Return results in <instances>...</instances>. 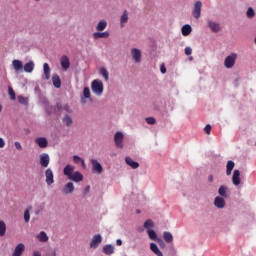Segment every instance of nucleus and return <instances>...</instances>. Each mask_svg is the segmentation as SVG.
<instances>
[{
	"label": "nucleus",
	"mask_w": 256,
	"mask_h": 256,
	"mask_svg": "<svg viewBox=\"0 0 256 256\" xmlns=\"http://www.w3.org/2000/svg\"><path fill=\"white\" fill-rule=\"evenodd\" d=\"M149 239H151L152 241H158L159 238H157V232H155V230H148L147 231Z\"/></svg>",
	"instance_id": "a19ab883"
},
{
	"label": "nucleus",
	"mask_w": 256,
	"mask_h": 256,
	"mask_svg": "<svg viewBox=\"0 0 256 256\" xmlns=\"http://www.w3.org/2000/svg\"><path fill=\"white\" fill-rule=\"evenodd\" d=\"M14 145H15V147H16V149H17L18 151H22V150H23V146H21V143H20V142H15Z\"/></svg>",
	"instance_id": "3c124183"
},
{
	"label": "nucleus",
	"mask_w": 256,
	"mask_h": 256,
	"mask_svg": "<svg viewBox=\"0 0 256 256\" xmlns=\"http://www.w3.org/2000/svg\"><path fill=\"white\" fill-rule=\"evenodd\" d=\"M102 241H103V237H101V234L94 235L90 242L91 249H97V247L101 245Z\"/></svg>",
	"instance_id": "39448f33"
},
{
	"label": "nucleus",
	"mask_w": 256,
	"mask_h": 256,
	"mask_svg": "<svg viewBox=\"0 0 256 256\" xmlns=\"http://www.w3.org/2000/svg\"><path fill=\"white\" fill-rule=\"evenodd\" d=\"M91 89L94 95L101 97L103 95V81L96 79L91 83Z\"/></svg>",
	"instance_id": "f257e3e1"
},
{
	"label": "nucleus",
	"mask_w": 256,
	"mask_h": 256,
	"mask_svg": "<svg viewBox=\"0 0 256 256\" xmlns=\"http://www.w3.org/2000/svg\"><path fill=\"white\" fill-rule=\"evenodd\" d=\"M73 161H74V163L79 164V163H81V161H83V159L80 156L74 155Z\"/></svg>",
	"instance_id": "49530a36"
},
{
	"label": "nucleus",
	"mask_w": 256,
	"mask_h": 256,
	"mask_svg": "<svg viewBox=\"0 0 256 256\" xmlns=\"http://www.w3.org/2000/svg\"><path fill=\"white\" fill-rule=\"evenodd\" d=\"M3 111V106L0 104V113Z\"/></svg>",
	"instance_id": "e2e57ef3"
},
{
	"label": "nucleus",
	"mask_w": 256,
	"mask_h": 256,
	"mask_svg": "<svg viewBox=\"0 0 256 256\" xmlns=\"http://www.w3.org/2000/svg\"><path fill=\"white\" fill-rule=\"evenodd\" d=\"M83 95L85 99H91V90L89 89V87L84 88Z\"/></svg>",
	"instance_id": "37998d69"
},
{
	"label": "nucleus",
	"mask_w": 256,
	"mask_h": 256,
	"mask_svg": "<svg viewBox=\"0 0 256 256\" xmlns=\"http://www.w3.org/2000/svg\"><path fill=\"white\" fill-rule=\"evenodd\" d=\"M18 103H20V105H25L27 107V105H29V98L19 95Z\"/></svg>",
	"instance_id": "ea45409f"
},
{
	"label": "nucleus",
	"mask_w": 256,
	"mask_h": 256,
	"mask_svg": "<svg viewBox=\"0 0 256 256\" xmlns=\"http://www.w3.org/2000/svg\"><path fill=\"white\" fill-rule=\"evenodd\" d=\"M68 179L69 181H74V183H81V181H83V174H81L79 171H76L72 173Z\"/></svg>",
	"instance_id": "9b49d317"
},
{
	"label": "nucleus",
	"mask_w": 256,
	"mask_h": 256,
	"mask_svg": "<svg viewBox=\"0 0 256 256\" xmlns=\"http://www.w3.org/2000/svg\"><path fill=\"white\" fill-rule=\"evenodd\" d=\"M131 55H132V59H133V61H135V63H141V50H139L137 48H132Z\"/></svg>",
	"instance_id": "9d476101"
},
{
	"label": "nucleus",
	"mask_w": 256,
	"mask_h": 256,
	"mask_svg": "<svg viewBox=\"0 0 256 256\" xmlns=\"http://www.w3.org/2000/svg\"><path fill=\"white\" fill-rule=\"evenodd\" d=\"M103 253L104 255H113V253H115V246L111 245V244H106L103 247Z\"/></svg>",
	"instance_id": "b1692460"
},
{
	"label": "nucleus",
	"mask_w": 256,
	"mask_h": 256,
	"mask_svg": "<svg viewBox=\"0 0 256 256\" xmlns=\"http://www.w3.org/2000/svg\"><path fill=\"white\" fill-rule=\"evenodd\" d=\"M233 169H235V162L233 160H229L226 164V175L228 177L233 172Z\"/></svg>",
	"instance_id": "bb28decb"
},
{
	"label": "nucleus",
	"mask_w": 256,
	"mask_h": 256,
	"mask_svg": "<svg viewBox=\"0 0 256 256\" xmlns=\"http://www.w3.org/2000/svg\"><path fill=\"white\" fill-rule=\"evenodd\" d=\"M52 83L56 89H61V78L57 74H53Z\"/></svg>",
	"instance_id": "a878e982"
},
{
	"label": "nucleus",
	"mask_w": 256,
	"mask_h": 256,
	"mask_svg": "<svg viewBox=\"0 0 256 256\" xmlns=\"http://www.w3.org/2000/svg\"><path fill=\"white\" fill-rule=\"evenodd\" d=\"M237 53H230L224 60V67L226 69H233L235 67V63H237Z\"/></svg>",
	"instance_id": "f03ea898"
},
{
	"label": "nucleus",
	"mask_w": 256,
	"mask_h": 256,
	"mask_svg": "<svg viewBox=\"0 0 256 256\" xmlns=\"http://www.w3.org/2000/svg\"><path fill=\"white\" fill-rule=\"evenodd\" d=\"M158 243H160V247H166L165 242L161 238L158 239Z\"/></svg>",
	"instance_id": "bf43d9fd"
},
{
	"label": "nucleus",
	"mask_w": 256,
	"mask_h": 256,
	"mask_svg": "<svg viewBox=\"0 0 256 256\" xmlns=\"http://www.w3.org/2000/svg\"><path fill=\"white\" fill-rule=\"evenodd\" d=\"M107 29V21L101 20L96 26V31H105Z\"/></svg>",
	"instance_id": "72a5a7b5"
},
{
	"label": "nucleus",
	"mask_w": 256,
	"mask_h": 256,
	"mask_svg": "<svg viewBox=\"0 0 256 256\" xmlns=\"http://www.w3.org/2000/svg\"><path fill=\"white\" fill-rule=\"evenodd\" d=\"M23 69L25 73H33V70L35 69V62L33 60H30L26 64H24Z\"/></svg>",
	"instance_id": "4be33fe9"
},
{
	"label": "nucleus",
	"mask_w": 256,
	"mask_h": 256,
	"mask_svg": "<svg viewBox=\"0 0 256 256\" xmlns=\"http://www.w3.org/2000/svg\"><path fill=\"white\" fill-rule=\"evenodd\" d=\"M5 233H7V224H5V221L0 220V237H5Z\"/></svg>",
	"instance_id": "e433bc0d"
},
{
	"label": "nucleus",
	"mask_w": 256,
	"mask_h": 256,
	"mask_svg": "<svg viewBox=\"0 0 256 256\" xmlns=\"http://www.w3.org/2000/svg\"><path fill=\"white\" fill-rule=\"evenodd\" d=\"M150 251L157 256H163V252L160 251L159 246H157L154 242L150 243Z\"/></svg>",
	"instance_id": "393cba45"
},
{
	"label": "nucleus",
	"mask_w": 256,
	"mask_h": 256,
	"mask_svg": "<svg viewBox=\"0 0 256 256\" xmlns=\"http://www.w3.org/2000/svg\"><path fill=\"white\" fill-rule=\"evenodd\" d=\"M163 239L166 243H173V234L169 231L163 232Z\"/></svg>",
	"instance_id": "2f4dec72"
},
{
	"label": "nucleus",
	"mask_w": 256,
	"mask_h": 256,
	"mask_svg": "<svg viewBox=\"0 0 256 256\" xmlns=\"http://www.w3.org/2000/svg\"><path fill=\"white\" fill-rule=\"evenodd\" d=\"M218 195H220V197L227 199V197H229V187H227L226 185H221L218 188Z\"/></svg>",
	"instance_id": "4468645a"
},
{
	"label": "nucleus",
	"mask_w": 256,
	"mask_h": 256,
	"mask_svg": "<svg viewBox=\"0 0 256 256\" xmlns=\"http://www.w3.org/2000/svg\"><path fill=\"white\" fill-rule=\"evenodd\" d=\"M60 63L63 71H67V69L71 67V62H69V57H67L66 55L61 57Z\"/></svg>",
	"instance_id": "2eb2a0df"
},
{
	"label": "nucleus",
	"mask_w": 256,
	"mask_h": 256,
	"mask_svg": "<svg viewBox=\"0 0 256 256\" xmlns=\"http://www.w3.org/2000/svg\"><path fill=\"white\" fill-rule=\"evenodd\" d=\"M35 143L40 147V149H45L47 145H49V142L47 141V138L45 137H38L35 139Z\"/></svg>",
	"instance_id": "dca6fc26"
},
{
	"label": "nucleus",
	"mask_w": 256,
	"mask_h": 256,
	"mask_svg": "<svg viewBox=\"0 0 256 256\" xmlns=\"http://www.w3.org/2000/svg\"><path fill=\"white\" fill-rule=\"evenodd\" d=\"M64 111H66V113H71V108L69 107V104L64 105Z\"/></svg>",
	"instance_id": "864d4df0"
},
{
	"label": "nucleus",
	"mask_w": 256,
	"mask_h": 256,
	"mask_svg": "<svg viewBox=\"0 0 256 256\" xmlns=\"http://www.w3.org/2000/svg\"><path fill=\"white\" fill-rule=\"evenodd\" d=\"M208 27L211 29L212 33H219L221 31L219 23L214 22L213 20L208 21Z\"/></svg>",
	"instance_id": "f8f14e48"
},
{
	"label": "nucleus",
	"mask_w": 256,
	"mask_h": 256,
	"mask_svg": "<svg viewBox=\"0 0 256 256\" xmlns=\"http://www.w3.org/2000/svg\"><path fill=\"white\" fill-rule=\"evenodd\" d=\"M93 37H94V39H107L109 37V31L94 32Z\"/></svg>",
	"instance_id": "cd10ccee"
},
{
	"label": "nucleus",
	"mask_w": 256,
	"mask_h": 256,
	"mask_svg": "<svg viewBox=\"0 0 256 256\" xmlns=\"http://www.w3.org/2000/svg\"><path fill=\"white\" fill-rule=\"evenodd\" d=\"M90 163L92 165V173H96L97 175H101V173H103V166L99 160L91 159Z\"/></svg>",
	"instance_id": "7ed1b4c3"
},
{
	"label": "nucleus",
	"mask_w": 256,
	"mask_h": 256,
	"mask_svg": "<svg viewBox=\"0 0 256 256\" xmlns=\"http://www.w3.org/2000/svg\"><path fill=\"white\" fill-rule=\"evenodd\" d=\"M80 163H81L82 167H85V160L84 159H82Z\"/></svg>",
	"instance_id": "680f3d73"
},
{
	"label": "nucleus",
	"mask_w": 256,
	"mask_h": 256,
	"mask_svg": "<svg viewBox=\"0 0 256 256\" xmlns=\"http://www.w3.org/2000/svg\"><path fill=\"white\" fill-rule=\"evenodd\" d=\"M49 162H50L49 154L43 153V154L40 155V165H41V167H44V168L49 167Z\"/></svg>",
	"instance_id": "ddd939ff"
},
{
	"label": "nucleus",
	"mask_w": 256,
	"mask_h": 256,
	"mask_svg": "<svg viewBox=\"0 0 256 256\" xmlns=\"http://www.w3.org/2000/svg\"><path fill=\"white\" fill-rule=\"evenodd\" d=\"M160 71H161V73H162L163 75H165V73H167V68H165V64H162V65L160 66Z\"/></svg>",
	"instance_id": "603ef678"
},
{
	"label": "nucleus",
	"mask_w": 256,
	"mask_h": 256,
	"mask_svg": "<svg viewBox=\"0 0 256 256\" xmlns=\"http://www.w3.org/2000/svg\"><path fill=\"white\" fill-rule=\"evenodd\" d=\"M91 189V186H86V188L84 189V195H87V193H89Z\"/></svg>",
	"instance_id": "13d9d810"
},
{
	"label": "nucleus",
	"mask_w": 256,
	"mask_h": 256,
	"mask_svg": "<svg viewBox=\"0 0 256 256\" xmlns=\"http://www.w3.org/2000/svg\"><path fill=\"white\" fill-rule=\"evenodd\" d=\"M99 73L104 78L105 81H109V71H107V68L105 67L100 68Z\"/></svg>",
	"instance_id": "4c0bfd02"
},
{
	"label": "nucleus",
	"mask_w": 256,
	"mask_h": 256,
	"mask_svg": "<svg viewBox=\"0 0 256 256\" xmlns=\"http://www.w3.org/2000/svg\"><path fill=\"white\" fill-rule=\"evenodd\" d=\"M232 183L235 185V187H238V185H241V171L234 170L232 175Z\"/></svg>",
	"instance_id": "6e6552de"
},
{
	"label": "nucleus",
	"mask_w": 256,
	"mask_h": 256,
	"mask_svg": "<svg viewBox=\"0 0 256 256\" xmlns=\"http://www.w3.org/2000/svg\"><path fill=\"white\" fill-rule=\"evenodd\" d=\"M25 252V244L19 243L12 254V256H22L23 253Z\"/></svg>",
	"instance_id": "f3484780"
},
{
	"label": "nucleus",
	"mask_w": 256,
	"mask_h": 256,
	"mask_svg": "<svg viewBox=\"0 0 256 256\" xmlns=\"http://www.w3.org/2000/svg\"><path fill=\"white\" fill-rule=\"evenodd\" d=\"M184 53L185 55H191V53H193V49L191 47H186L184 49Z\"/></svg>",
	"instance_id": "09e8293b"
},
{
	"label": "nucleus",
	"mask_w": 256,
	"mask_h": 256,
	"mask_svg": "<svg viewBox=\"0 0 256 256\" xmlns=\"http://www.w3.org/2000/svg\"><path fill=\"white\" fill-rule=\"evenodd\" d=\"M33 256H42L39 250L33 252Z\"/></svg>",
	"instance_id": "052dcab7"
},
{
	"label": "nucleus",
	"mask_w": 256,
	"mask_h": 256,
	"mask_svg": "<svg viewBox=\"0 0 256 256\" xmlns=\"http://www.w3.org/2000/svg\"><path fill=\"white\" fill-rule=\"evenodd\" d=\"M43 71H44V79L49 81L51 79V67H49L48 63L43 64Z\"/></svg>",
	"instance_id": "5701e85b"
},
{
	"label": "nucleus",
	"mask_w": 256,
	"mask_h": 256,
	"mask_svg": "<svg viewBox=\"0 0 256 256\" xmlns=\"http://www.w3.org/2000/svg\"><path fill=\"white\" fill-rule=\"evenodd\" d=\"M74 171H75V166H73L71 164H67L64 167L63 173L69 179V177H71L73 175Z\"/></svg>",
	"instance_id": "a211bd4d"
},
{
	"label": "nucleus",
	"mask_w": 256,
	"mask_h": 256,
	"mask_svg": "<svg viewBox=\"0 0 256 256\" xmlns=\"http://www.w3.org/2000/svg\"><path fill=\"white\" fill-rule=\"evenodd\" d=\"M55 109H57V111H59L61 113V111H63V105L60 102H58V103H56Z\"/></svg>",
	"instance_id": "8fccbe9b"
},
{
	"label": "nucleus",
	"mask_w": 256,
	"mask_h": 256,
	"mask_svg": "<svg viewBox=\"0 0 256 256\" xmlns=\"http://www.w3.org/2000/svg\"><path fill=\"white\" fill-rule=\"evenodd\" d=\"M182 35L184 37H187L188 35H191V31H193V28L191 27V25L189 24H185L184 26H182Z\"/></svg>",
	"instance_id": "c85d7f7f"
},
{
	"label": "nucleus",
	"mask_w": 256,
	"mask_h": 256,
	"mask_svg": "<svg viewBox=\"0 0 256 256\" xmlns=\"http://www.w3.org/2000/svg\"><path fill=\"white\" fill-rule=\"evenodd\" d=\"M208 181H209V183H213V181H214L213 174H210V175L208 176Z\"/></svg>",
	"instance_id": "4d7b16f0"
},
{
	"label": "nucleus",
	"mask_w": 256,
	"mask_h": 256,
	"mask_svg": "<svg viewBox=\"0 0 256 256\" xmlns=\"http://www.w3.org/2000/svg\"><path fill=\"white\" fill-rule=\"evenodd\" d=\"M12 67L16 73L23 71V62L21 60H13Z\"/></svg>",
	"instance_id": "6ab92c4d"
},
{
	"label": "nucleus",
	"mask_w": 256,
	"mask_h": 256,
	"mask_svg": "<svg viewBox=\"0 0 256 256\" xmlns=\"http://www.w3.org/2000/svg\"><path fill=\"white\" fill-rule=\"evenodd\" d=\"M37 239L40 241V243H47V241H49V236H47V233L45 231H41L37 235Z\"/></svg>",
	"instance_id": "c756f323"
},
{
	"label": "nucleus",
	"mask_w": 256,
	"mask_h": 256,
	"mask_svg": "<svg viewBox=\"0 0 256 256\" xmlns=\"http://www.w3.org/2000/svg\"><path fill=\"white\" fill-rule=\"evenodd\" d=\"M123 138L122 132H116L114 135V143L118 149H123Z\"/></svg>",
	"instance_id": "423d86ee"
},
{
	"label": "nucleus",
	"mask_w": 256,
	"mask_h": 256,
	"mask_svg": "<svg viewBox=\"0 0 256 256\" xmlns=\"http://www.w3.org/2000/svg\"><path fill=\"white\" fill-rule=\"evenodd\" d=\"M153 227H155L153 220L148 219L147 221L144 222V229H146L147 231H151Z\"/></svg>",
	"instance_id": "58836bf2"
},
{
	"label": "nucleus",
	"mask_w": 256,
	"mask_h": 256,
	"mask_svg": "<svg viewBox=\"0 0 256 256\" xmlns=\"http://www.w3.org/2000/svg\"><path fill=\"white\" fill-rule=\"evenodd\" d=\"M246 17H247V19H253V17H255V10L253 9V7H249L247 9Z\"/></svg>",
	"instance_id": "79ce46f5"
},
{
	"label": "nucleus",
	"mask_w": 256,
	"mask_h": 256,
	"mask_svg": "<svg viewBox=\"0 0 256 256\" xmlns=\"http://www.w3.org/2000/svg\"><path fill=\"white\" fill-rule=\"evenodd\" d=\"M146 123L148 125H155V123H157V120H155L154 117H148V118H146Z\"/></svg>",
	"instance_id": "a18cd8bd"
},
{
	"label": "nucleus",
	"mask_w": 256,
	"mask_h": 256,
	"mask_svg": "<svg viewBox=\"0 0 256 256\" xmlns=\"http://www.w3.org/2000/svg\"><path fill=\"white\" fill-rule=\"evenodd\" d=\"M204 131L207 135L211 134V124H207L204 128Z\"/></svg>",
	"instance_id": "de8ad7c7"
},
{
	"label": "nucleus",
	"mask_w": 256,
	"mask_h": 256,
	"mask_svg": "<svg viewBox=\"0 0 256 256\" xmlns=\"http://www.w3.org/2000/svg\"><path fill=\"white\" fill-rule=\"evenodd\" d=\"M62 123H64L66 127H71V125H73V118L69 115H65L62 119Z\"/></svg>",
	"instance_id": "c9c22d12"
},
{
	"label": "nucleus",
	"mask_w": 256,
	"mask_h": 256,
	"mask_svg": "<svg viewBox=\"0 0 256 256\" xmlns=\"http://www.w3.org/2000/svg\"><path fill=\"white\" fill-rule=\"evenodd\" d=\"M8 95H10L11 101H15V99H16L15 91H13V88H12V87H9V88H8Z\"/></svg>",
	"instance_id": "c03bdc74"
},
{
	"label": "nucleus",
	"mask_w": 256,
	"mask_h": 256,
	"mask_svg": "<svg viewBox=\"0 0 256 256\" xmlns=\"http://www.w3.org/2000/svg\"><path fill=\"white\" fill-rule=\"evenodd\" d=\"M126 165L131 167V169H139V162L133 160L131 157L127 156L125 158Z\"/></svg>",
	"instance_id": "aec40b11"
},
{
	"label": "nucleus",
	"mask_w": 256,
	"mask_h": 256,
	"mask_svg": "<svg viewBox=\"0 0 256 256\" xmlns=\"http://www.w3.org/2000/svg\"><path fill=\"white\" fill-rule=\"evenodd\" d=\"M128 21H129V13H127V10H125L120 17L121 27H125V23H127Z\"/></svg>",
	"instance_id": "7c9ffc66"
},
{
	"label": "nucleus",
	"mask_w": 256,
	"mask_h": 256,
	"mask_svg": "<svg viewBox=\"0 0 256 256\" xmlns=\"http://www.w3.org/2000/svg\"><path fill=\"white\" fill-rule=\"evenodd\" d=\"M136 213H141V211L140 210H136Z\"/></svg>",
	"instance_id": "0e129e2a"
},
{
	"label": "nucleus",
	"mask_w": 256,
	"mask_h": 256,
	"mask_svg": "<svg viewBox=\"0 0 256 256\" xmlns=\"http://www.w3.org/2000/svg\"><path fill=\"white\" fill-rule=\"evenodd\" d=\"M75 191V185H73V182H68L64 185L63 193L65 195H69Z\"/></svg>",
	"instance_id": "412c9836"
},
{
	"label": "nucleus",
	"mask_w": 256,
	"mask_h": 256,
	"mask_svg": "<svg viewBox=\"0 0 256 256\" xmlns=\"http://www.w3.org/2000/svg\"><path fill=\"white\" fill-rule=\"evenodd\" d=\"M33 207L29 206L25 211H24V221L25 223H29L31 221V210Z\"/></svg>",
	"instance_id": "473e14b6"
},
{
	"label": "nucleus",
	"mask_w": 256,
	"mask_h": 256,
	"mask_svg": "<svg viewBox=\"0 0 256 256\" xmlns=\"http://www.w3.org/2000/svg\"><path fill=\"white\" fill-rule=\"evenodd\" d=\"M225 198L221 197V196H217L214 199V206L216 207V209H225Z\"/></svg>",
	"instance_id": "1a4fd4ad"
},
{
	"label": "nucleus",
	"mask_w": 256,
	"mask_h": 256,
	"mask_svg": "<svg viewBox=\"0 0 256 256\" xmlns=\"http://www.w3.org/2000/svg\"><path fill=\"white\" fill-rule=\"evenodd\" d=\"M45 177H46L47 185H53L55 183V178L53 176V170H51V168L46 169Z\"/></svg>",
	"instance_id": "0eeeda50"
},
{
	"label": "nucleus",
	"mask_w": 256,
	"mask_h": 256,
	"mask_svg": "<svg viewBox=\"0 0 256 256\" xmlns=\"http://www.w3.org/2000/svg\"><path fill=\"white\" fill-rule=\"evenodd\" d=\"M201 7H203V3H201V1L198 0L194 3V8L192 10L194 19H199V17H201Z\"/></svg>",
	"instance_id": "20e7f679"
},
{
	"label": "nucleus",
	"mask_w": 256,
	"mask_h": 256,
	"mask_svg": "<svg viewBox=\"0 0 256 256\" xmlns=\"http://www.w3.org/2000/svg\"><path fill=\"white\" fill-rule=\"evenodd\" d=\"M5 147V140H3V138L0 137V148Z\"/></svg>",
	"instance_id": "6e6d98bb"
},
{
	"label": "nucleus",
	"mask_w": 256,
	"mask_h": 256,
	"mask_svg": "<svg viewBox=\"0 0 256 256\" xmlns=\"http://www.w3.org/2000/svg\"><path fill=\"white\" fill-rule=\"evenodd\" d=\"M45 111L47 115H53V113H57V109L55 107L49 105V102L45 104Z\"/></svg>",
	"instance_id": "f704fd0d"
},
{
	"label": "nucleus",
	"mask_w": 256,
	"mask_h": 256,
	"mask_svg": "<svg viewBox=\"0 0 256 256\" xmlns=\"http://www.w3.org/2000/svg\"><path fill=\"white\" fill-rule=\"evenodd\" d=\"M116 245H117L118 247H121V246L123 245V241H122L121 239H117V240H116Z\"/></svg>",
	"instance_id": "5fc2aeb1"
}]
</instances>
